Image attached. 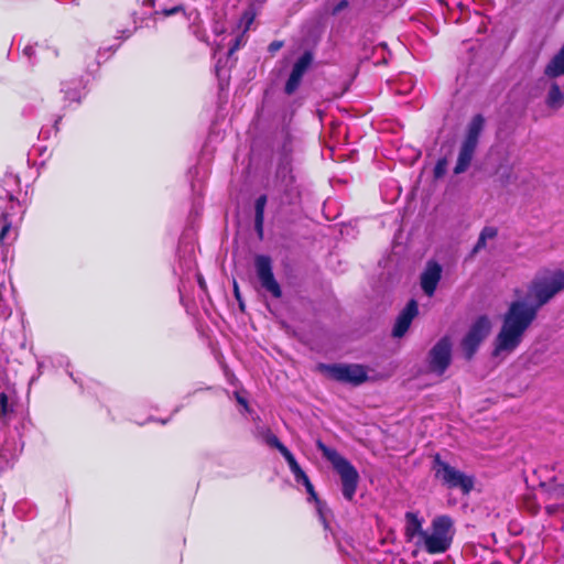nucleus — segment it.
<instances>
[{
	"label": "nucleus",
	"mask_w": 564,
	"mask_h": 564,
	"mask_svg": "<svg viewBox=\"0 0 564 564\" xmlns=\"http://www.w3.org/2000/svg\"><path fill=\"white\" fill-rule=\"evenodd\" d=\"M564 291V271L544 270L535 274L528 288L533 304L513 301L502 318V326L495 339L494 356L502 351H513L522 341L523 335L538 316L539 310L556 294Z\"/></svg>",
	"instance_id": "1"
},
{
	"label": "nucleus",
	"mask_w": 564,
	"mask_h": 564,
	"mask_svg": "<svg viewBox=\"0 0 564 564\" xmlns=\"http://www.w3.org/2000/svg\"><path fill=\"white\" fill-rule=\"evenodd\" d=\"M316 447L339 475L344 498L347 501H352L360 480L356 467L346 457L340 455L337 449L328 447L322 440L316 441Z\"/></svg>",
	"instance_id": "2"
},
{
	"label": "nucleus",
	"mask_w": 564,
	"mask_h": 564,
	"mask_svg": "<svg viewBox=\"0 0 564 564\" xmlns=\"http://www.w3.org/2000/svg\"><path fill=\"white\" fill-rule=\"evenodd\" d=\"M432 471L434 478L446 489H459L465 496L469 495L475 486V477L453 467L442 459L441 454L436 453L432 457Z\"/></svg>",
	"instance_id": "3"
},
{
	"label": "nucleus",
	"mask_w": 564,
	"mask_h": 564,
	"mask_svg": "<svg viewBox=\"0 0 564 564\" xmlns=\"http://www.w3.org/2000/svg\"><path fill=\"white\" fill-rule=\"evenodd\" d=\"M486 119L481 113L473 116L470 119L465 138L462 142L454 174L458 175L468 170L473 161L474 154L479 143V138L484 131Z\"/></svg>",
	"instance_id": "4"
},
{
	"label": "nucleus",
	"mask_w": 564,
	"mask_h": 564,
	"mask_svg": "<svg viewBox=\"0 0 564 564\" xmlns=\"http://www.w3.org/2000/svg\"><path fill=\"white\" fill-rule=\"evenodd\" d=\"M319 369L334 381L358 387L368 381L367 368L359 364H321Z\"/></svg>",
	"instance_id": "5"
},
{
	"label": "nucleus",
	"mask_w": 564,
	"mask_h": 564,
	"mask_svg": "<svg viewBox=\"0 0 564 564\" xmlns=\"http://www.w3.org/2000/svg\"><path fill=\"white\" fill-rule=\"evenodd\" d=\"M491 323L487 315L478 316L470 325L468 332L462 339V349L467 360H471L477 352L480 344L489 335Z\"/></svg>",
	"instance_id": "6"
},
{
	"label": "nucleus",
	"mask_w": 564,
	"mask_h": 564,
	"mask_svg": "<svg viewBox=\"0 0 564 564\" xmlns=\"http://www.w3.org/2000/svg\"><path fill=\"white\" fill-rule=\"evenodd\" d=\"M491 323L487 315L478 316L470 325L468 332L462 339V349L467 360H471L477 352L480 344L489 335Z\"/></svg>",
	"instance_id": "7"
},
{
	"label": "nucleus",
	"mask_w": 564,
	"mask_h": 564,
	"mask_svg": "<svg viewBox=\"0 0 564 564\" xmlns=\"http://www.w3.org/2000/svg\"><path fill=\"white\" fill-rule=\"evenodd\" d=\"M451 362L452 340L448 336H444L429 351L427 368L430 372L442 376Z\"/></svg>",
	"instance_id": "8"
},
{
	"label": "nucleus",
	"mask_w": 564,
	"mask_h": 564,
	"mask_svg": "<svg viewBox=\"0 0 564 564\" xmlns=\"http://www.w3.org/2000/svg\"><path fill=\"white\" fill-rule=\"evenodd\" d=\"M254 267L261 286L273 297L280 299L282 290L273 274L272 259L265 254H258L254 258Z\"/></svg>",
	"instance_id": "9"
},
{
	"label": "nucleus",
	"mask_w": 564,
	"mask_h": 564,
	"mask_svg": "<svg viewBox=\"0 0 564 564\" xmlns=\"http://www.w3.org/2000/svg\"><path fill=\"white\" fill-rule=\"evenodd\" d=\"M442 265L435 260H429L421 273L420 283L427 296H433L442 279Z\"/></svg>",
	"instance_id": "10"
},
{
	"label": "nucleus",
	"mask_w": 564,
	"mask_h": 564,
	"mask_svg": "<svg viewBox=\"0 0 564 564\" xmlns=\"http://www.w3.org/2000/svg\"><path fill=\"white\" fill-rule=\"evenodd\" d=\"M419 314V304L416 300L411 299L405 307L400 312L398 315L393 329H392V336L395 338L403 337L406 332L409 330L412 321L414 317H416Z\"/></svg>",
	"instance_id": "11"
},
{
	"label": "nucleus",
	"mask_w": 564,
	"mask_h": 564,
	"mask_svg": "<svg viewBox=\"0 0 564 564\" xmlns=\"http://www.w3.org/2000/svg\"><path fill=\"white\" fill-rule=\"evenodd\" d=\"M275 182L280 187H282L284 193L289 194L292 192L295 176L293 175L291 160L288 156L281 159L278 164Z\"/></svg>",
	"instance_id": "12"
},
{
	"label": "nucleus",
	"mask_w": 564,
	"mask_h": 564,
	"mask_svg": "<svg viewBox=\"0 0 564 564\" xmlns=\"http://www.w3.org/2000/svg\"><path fill=\"white\" fill-rule=\"evenodd\" d=\"M431 534L453 543L455 535L453 519L447 514L435 517L431 522Z\"/></svg>",
	"instance_id": "13"
},
{
	"label": "nucleus",
	"mask_w": 564,
	"mask_h": 564,
	"mask_svg": "<svg viewBox=\"0 0 564 564\" xmlns=\"http://www.w3.org/2000/svg\"><path fill=\"white\" fill-rule=\"evenodd\" d=\"M292 474L294 475V478L297 482H302L303 486L306 489V492L308 494V499L314 500L315 502L319 503V499L317 496V492L315 491V488L313 484L311 482L308 476L305 474V471L301 468L297 460L293 456L290 460L286 462Z\"/></svg>",
	"instance_id": "14"
},
{
	"label": "nucleus",
	"mask_w": 564,
	"mask_h": 564,
	"mask_svg": "<svg viewBox=\"0 0 564 564\" xmlns=\"http://www.w3.org/2000/svg\"><path fill=\"white\" fill-rule=\"evenodd\" d=\"M422 540L424 542V549L429 554L445 553L452 545V542L427 532L422 533Z\"/></svg>",
	"instance_id": "15"
},
{
	"label": "nucleus",
	"mask_w": 564,
	"mask_h": 564,
	"mask_svg": "<svg viewBox=\"0 0 564 564\" xmlns=\"http://www.w3.org/2000/svg\"><path fill=\"white\" fill-rule=\"evenodd\" d=\"M423 520L419 518L417 513L406 512L405 513V528L404 536L406 541H412L416 535L422 539V533H426L422 530Z\"/></svg>",
	"instance_id": "16"
},
{
	"label": "nucleus",
	"mask_w": 564,
	"mask_h": 564,
	"mask_svg": "<svg viewBox=\"0 0 564 564\" xmlns=\"http://www.w3.org/2000/svg\"><path fill=\"white\" fill-rule=\"evenodd\" d=\"M545 104L551 109H560L564 105V94L557 83H552L546 95Z\"/></svg>",
	"instance_id": "17"
},
{
	"label": "nucleus",
	"mask_w": 564,
	"mask_h": 564,
	"mask_svg": "<svg viewBox=\"0 0 564 564\" xmlns=\"http://www.w3.org/2000/svg\"><path fill=\"white\" fill-rule=\"evenodd\" d=\"M264 441L270 447L278 449L286 462L290 460L294 456L291 453V451L279 440V437L275 434L268 432L264 435Z\"/></svg>",
	"instance_id": "18"
},
{
	"label": "nucleus",
	"mask_w": 564,
	"mask_h": 564,
	"mask_svg": "<svg viewBox=\"0 0 564 564\" xmlns=\"http://www.w3.org/2000/svg\"><path fill=\"white\" fill-rule=\"evenodd\" d=\"M313 63V53L311 51H305L300 58L295 62L292 68V73L300 75L303 77L305 72Z\"/></svg>",
	"instance_id": "19"
},
{
	"label": "nucleus",
	"mask_w": 564,
	"mask_h": 564,
	"mask_svg": "<svg viewBox=\"0 0 564 564\" xmlns=\"http://www.w3.org/2000/svg\"><path fill=\"white\" fill-rule=\"evenodd\" d=\"M258 14V10L254 3H250L247 9L242 12L239 24L243 28L242 32L247 33L250 30L256 17Z\"/></svg>",
	"instance_id": "20"
},
{
	"label": "nucleus",
	"mask_w": 564,
	"mask_h": 564,
	"mask_svg": "<svg viewBox=\"0 0 564 564\" xmlns=\"http://www.w3.org/2000/svg\"><path fill=\"white\" fill-rule=\"evenodd\" d=\"M302 78H303L302 76L296 75L291 72V74L285 83V86H284V93L289 96L293 95L299 89V87L302 83Z\"/></svg>",
	"instance_id": "21"
},
{
	"label": "nucleus",
	"mask_w": 564,
	"mask_h": 564,
	"mask_svg": "<svg viewBox=\"0 0 564 564\" xmlns=\"http://www.w3.org/2000/svg\"><path fill=\"white\" fill-rule=\"evenodd\" d=\"M268 203L265 194L260 195L254 202V219H264V210Z\"/></svg>",
	"instance_id": "22"
},
{
	"label": "nucleus",
	"mask_w": 564,
	"mask_h": 564,
	"mask_svg": "<svg viewBox=\"0 0 564 564\" xmlns=\"http://www.w3.org/2000/svg\"><path fill=\"white\" fill-rule=\"evenodd\" d=\"M245 35L246 33L241 32V34L237 35L230 43V46H229V50H228V53H227V57L228 58H231L235 53L246 44V40H245Z\"/></svg>",
	"instance_id": "23"
},
{
	"label": "nucleus",
	"mask_w": 564,
	"mask_h": 564,
	"mask_svg": "<svg viewBox=\"0 0 564 564\" xmlns=\"http://www.w3.org/2000/svg\"><path fill=\"white\" fill-rule=\"evenodd\" d=\"M447 159L446 158H441L437 160L435 166H434V177L435 178H441L445 175L446 173V170H447Z\"/></svg>",
	"instance_id": "24"
},
{
	"label": "nucleus",
	"mask_w": 564,
	"mask_h": 564,
	"mask_svg": "<svg viewBox=\"0 0 564 564\" xmlns=\"http://www.w3.org/2000/svg\"><path fill=\"white\" fill-rule=\"evenodd\" d=\"M1 220H2V226H1V230H0V242L3 243L6 236L8 235V232L11 229V224L8 220V215H6V214H2Z\"/></svg>",
	"instance_id": "25"
},
{
	"label": "nucleus",
	"mask_w": 564,
	"mask_h": 564,
	"mask_svg": "<svg viewBox=\"0 0 564 564\" xmlns=\"http://www.w3.org/2000/svg\"><path fill=\"white\" fill-rule=\"evenodd\" d=\"M232 289H234V296L237 300L238 305H239V310L241 312H245L246 311V304H245V302L242 300V296H241V293H240V290H239V285H238L236 280H234Z\"/></svg>",
	"instance_id": "26"
},
{
	"label": "nucleus",
	"mask_w": 564,
	"mask_h": 564,
	"mask_svg": "<svg viewBox=\"0 0 564 564\" xmlns=\"http://www.w3.org/2000/svg\"><path fill=\"white\" fill-rule=\"evenodd\" d=\"M486 240L488 239H495L498 236V229L492 226H485L480 234Z\"/></svg>",
	"instance_id": "27"
},
{
	"label": "nucleus",
	"mask_w": 564,
	"mask_h": 564,
	"mask_svg": "<svg viewBox=\"0 0 564 564\" xmlns=\"http://www.w3.org/2000/svg\"><path fill=\"white\" fill-rule=\"evenodd\" d=\"M9 398L7 393H0V416H4L8 413Z\"/></svg>",
	"instance_id": "28"
},
{
	"label": "nucleus",
	"mask_w": 564,
	"mask_h": 564,
	"mask_svg": "<svg viewBox=\"0 0 564 564\" xmlns=\"http://www.w3.org/2000/svg\"><path fill=\"white\" fill-rule=\"evenodd\" d=\"M184 13L185 14V9L183 6H175L173 8H170V9H162L161 10V14H163L164 17H171V15H174L176 13Z\"/></svg>",
	"instance_id": "29"
},
{
	"label": "nucleus",
	"mask_w": 564,
	"mask_h": 564,
	"mask_svg": "<svg viewBox=\"0 0 564 564\" xmlns=\"http://www.w3.org/2000/svg\"><path fill=\"white\" fill-rule=\"evenodd\" d=\"M486 246H487V240L482 236L479 235L478 240L471 250V256H475L480 250L485 249Z\"/></svg>",
	"instance_id": "30"
},
{
	"label": "nucleus",
	"mask_w": 564,
	"mask_h": 564,
	"mask_svg": "<svg viewBox=\"0 0 564 564\" xmlns=\"http://www.w3.org/2000/svg\"><path fill=\"white\" fill-rule=\"evenodd\" d=\"M349 2L347 0H340L336 6L333 7L330 13L332 15H337L343 10L347 9Z\"/></svg>",
	"instance_id": "31"
},
{
	"label": "nucleus",
	"mask_w": 564,
	"mask_h": 564,
	"mask_svg": "<svg viewBox=\"0 0 564 564\" xmlns=\"http://www.w3.org/2000/svg\"><path fill=\"white\" fill-rule=\"evenodd\" d=\"M550 495L554 498H563L564 497V484H557L555 485L551 491Z\"/></svg>",
	"instance_id": "32"
},
{
	"label": "nucleus",
	"mask_w": 564,
	"mask_h": 564,
	"mask_svg": "<svg viewBox=\"0 0 564 564\" xmlns=\"http://www.w3.org/2000/svg\"><path fill=\"white\" fill-rule=\"evenodd\" d=\"M263 225H264V219H254V230L260 240L263 239Z\"/></svg>",
	"instance_id": "33"
},
{
	"label": "nucleus",
	"mask_w": 564,
	"mask_h": 564,
	"mask_svg": "<svg viewBox=\"0 0 564 564\" xmlns=\"http://www.w3.org/2000/svg\"><path fill=\"white\" fill-rule=\"evenodd\" d=\"M283 46V41H272L269 46H268V51L272 54H274L275 52H278L280 48H282Z\"/></svg>",
	"instance_id": "34"
},
{
	"label": "nucleus",
	"mask_w": 564,
	"mask_h": 564,
	"mask_svg": "<svg viewBox=\"0 0 564 564\" xmlns=\"http://www.w3.org/2000/svg\"><path fill=\"white\" fill-rule=\"evenodd\" d=\"M560 509L564 510V505H562V506H558V505H551V506H546V507H545V510H546V512H547L549 514H553V513H555V512H556L557 510H560Z\"/></svg>",
	"instance_id": "35"
},
{
	"label": "nucleus",
	"mask_w": 564,
	"mask_h": 564,
	"mask_svg": "<svg viewBox=\"0 0 564 564\" xmlns=\"http://www.w3.org/2000/svg\"><path fill=\"white\" fill-rule=\"evenodd\" d=\"M236 400L239 404L243 405L246 409H248V401L241 397L239 393H236Z\"/></svg>",
	"instance_id": "36"
},
{
	"label": "nucleus",
	"mask_w": 564,
	"mask_h": 564,
	"mask_svg": "<svg viewBox=\"0 0 564 564\" xmlns=\"http://www.w3.org/2000/svg\"><path fill=\"white\" fill-rule=\"evenodd\" d=\"M23 52H24L25 55L31 57L33 55V53H34V48L32 46H26V47H24Z\"/></svg>",
	"instance_id": "37"
}]
</instances>
